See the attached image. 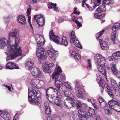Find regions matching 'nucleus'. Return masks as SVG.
<instances>
[{
    "instance_id": "obj_26",
    "label": "nucleus",
    "mask_w": 120,
    "mask_h": 120,
    "mask_svg": "<svg viewBox=\"0 0 120 120\" xmlns=\"http://www.w3.org/2000/svg\"><path fill=\"white\" fill-rule=\"evenodd\" d=\"M97 77V79L98 80V81H99L100 82L99 86H101L103 89H104V86H103V83L102 80L101 76L98 73L96 74Z\"/></svg>"
},
{
    "instance_id": "obj_57",
    "label": "nucleus",
    "mask_w": 120,
    "mask_h": 120,
    "mask_svg": "<svg viewBox=\"0 0 120 120\" xmlns=\"http://www.w3.org/2000/svg\"><path fill=\"white\" fill-rule=\"evenodd\" d=\"M105 15V13H104L101 15H99L98 19H101L103 18Z\"/></svg>"
},
{
    "instance_id": "obj_8",
    "label": "nucleus",
    "mask_w": 120,
    "mask_h": 120,
    "mask_svg": "<svg viewBox=\"0 0 120 120\" xmlns=\"http://www.w3.org/2000/svg\"><path fill=\"white\" fill-rule=\"evenodd\" d=\"M54 92H55L57 95H58L60 97V93L58 91L56 88L53 87H49L47 88L45 91L46 94L48 99L49 100L50 97L52 96L51 94L52 93Z\"/></svg>"
},
{
    "instance_id": "obj_29",
    "label": "nucleus",
    "mask_w": 120,
    "mask_h": 120,
    "mask_svg": "<svg viewBox=\"0 0 120 120\" xmlns=\"http://www.w3.org/2000/svg\"><path fill=\"white\" fill-rule=\"evenodd\" d=\"M65 85V87L67 90H73V88L71 86V83L68 82H65L64 83Z\"/></svg>"
},
{
    "instance_id": "obj_25",
    "label": "nucleus",
    "mask_w": 120,
    "mask_h": 120,
    "mask_svg": "<svg viewBox=\"0 0 120 120\" xmlns=\"http://www.w3.org/2000/svg\"><path fill=\"white\" fill-rule=\"evenodd\" d=\"M99 42L100 44L101 47L103 50L107 48L108 45L106 42L101 39H99Z\"/></svg>"
},
{
    "instance_id": "obj_54",
    "label": "nucleus",
    "mask_w": 120,
    "mask_h": 120,
    "mask_svg": "<svg viewBox=\"0 0 120 120\" xmlns=\"http://www.w3.org/2000/svg\"><path fill=\"white\" fill-rule=\"evenodd\" d=\"M92 4L93 5V6H89V8H88L91 11L94 10L95 9V8L96 7V6H95V5H94V4Z\"/></svg>"
},
{
    "instance_id": "obj_52",
    "label": "nucleus",
    "mask_w": 120,
    "mask_h": 120,
    "mask_svg": "<svg viewBox=\"0 0 120 120\" xmlns=\"http://www.w3.org/2000/svg\"><path fill=\"white\" fill-rule=\"evenodd\" d=\"M77 8L76 7H74V11L73 12V14H75L79 15L80 14L79 12H77Z\"/></svg>"
},
{
    "instance_id": "obj_59",
    "label": "nucleus",
    "mask_w": 120,
    "mask_h": 120,
    "mask_svg": "<svg viewBox=\"0 0 120 120\" xmlns=\"http://www.w3.org/2000/svg\"><path fill=\"white\" fill-rule=\"evenodd\" d=\"M109 0H103V4H105L109 5Z\"/></svg>"
},
{
    "instance_id": "obj_31",
    "label": "nucleus",
    "mask_w": 120,
    "mask_h": 120,
    "mask_svg": "<svg viewBox=\"0 0 120 120\" xmlns=\"http://www.w3.org/2000/svg\"><path fill=\"white\" fill-rule=\"evenodd\" d=\"M89 114L88 116L94 117L95 115V111L94 109H90L89 110Z\"/></svg>"
},
{
    "instance_id": "obj_24",
    "label": "nucleus",
    "mask_w": 120,
    "mask_h": 120,
    "mask_svg": "<svg viewBox=\"0 0 120 120\" xmlns=\"http://www.w3.org/2000/svg\"><path fill=\"white\" fill-rule=\"evenodd\" d=\"M119 59L116 52L112 54L108 58V60L110 61H114L116 60Z\"/></svg>"
},
{
    "instance_id": "obj_41",
    "label": "nucleus",
    "mask_w": 120,
    "mask_h": 120,
    "mask_svg": "<svg viewBox=\"0 0 120 120\" xmlns=\"http://www.w3.org/2000/svg\"><path fill=\"white\" fill-rule=\"evenodd\" d=\"M56 3L54 4L51 2L48 5V7L49 9L53 8L54 6H56Z\"/></svg>"
},
{
    "instance_id": "obj_34",
    "label": "nucleus",
    "mask_w": 120,
    "mask_h": 120,
    "mask_svg": "<svg viewBox=\"0 0 120 120\" xmlns=\"http://www.w3.org/2000/svg\"><path fill=\"white\" fill-rule=\"evenodd\" d=\"M71 116L73 120H80L79 117L77 114L73 113L71 115Z\"/></svg>"
},
{
    "instance_id": "obj_55",
    "label": "nucleus",
    "mask_w": 120,
    "mask_h": 120,
    "mask_svg": "<svg viewBox=\"0 0 120 120\" xmlns=\"http://www.w3.org/2000/svg\"><path fill=\"white\" fill-rule=\"evenodd\" d=\"M70 38H76L73 31L71 32L70 34Z\"/></svg>"
},
{
    "instance_id": "obj_46",
    "label": "nucleus",
    "mask_w": 120,
    "mask_h": 120,
    "mask_svg": "<svg viewBox=\"0 0 120 120\" xmlns=\"http://www.w3.org/2000/svg\"><path fill=\"white\" fill-rule=\"evenodd\" d=\"M104 32V30H102L101 31L99 32L96 34V38H99L100 37H101L103 34Z\"/></svg>"
},
{
    "instance_id": "obj_43",
    "label": "nucleus",
    "mask_w": 120,
    "mask_h": 120,
    "mask_svg": "<svg viewBox=\"0 0 120 120\" xmlns=\"http://www.w3.org/2000/svg\"><path fill=\"white\" fill-rule=\"evenodd\" d=\"M111 40L114 44H117L119 41L117 38H111Z\"/></svg>"
},
{
    "instance_id": "obj_42",
    "label": "nucleus",
    "mask_w": 120,
    "mask_h": 120,
    "mask_svg": "<svg viewBox=\"0 0 120 120\" xmlns=\"http://www.w3.org/2000/svg\"><path fill=\"white\" fill-rule=\"evenodd\" d=\"M49 36L50 38H52V37H55V38H57V36H56L54 35L53 30H52L50 31L49 33Z\"/></svg>"
},
{
    "instance_id": "obj_51",
    "label": "nucleus",
    "mask_w": 120,
    "mask_h": 120,
    "mask_svg": "<svg viewBox=\"0 0 120 120\" xmlns=\"http://www.w3.org/2000/svg\"><path fill=\"white\" fill-rule=\"evenodd\" d=\"M106 105L107 103L105 101L100 104L101 107V108L103 107V108L104 107H106L105 106Z\"/></svg>"
},
{
    "instance_id": "obj_23",
    "label": "nucleus",
    "mask_w": 120,
    "mask_h": 120,
    "mask_svg": "<svg viewBox=\"0 0 120 120\" xmlns=\"http://www.w3.org/2000/svg\"><path fill=\"white\" fill-rule=\"evenodd\" d=\"M25 19V17L23 15H19L17 18L18 22L22 24H24L26 23V21Z\"/></svg>"
},
{
    "instance_id": "obj_32",
    "label": "nucleus",
    "mask_w": 120,
    "mask_h": 120,
    "mask_svg": "<svg viewBox=\"0 0 120 120\" xmlns=\"http://www.w3.org/2000/svg\"><path fill=\"white\" fill-rule=\"evenodd\" d=\"M93 2H91L92 4H94L95 6L96 7L98 6L101 3V0H91Z\"/></svg>"
},
{
    "instance_id": "obj_47",
    "label": "nucleus",
    "mask_w": 120,
    "mask_h": 120,
    "mask_svg": "<svg viewBox=\"0 0 120 120\" xmlns=\"http://www.w3.org/2000/svg\"><path fill=\"white\" fill-rule=\"evenodd\" d=\"M32 8L31 6V5H29V7L27 9V15H30L31 13V10Z\"/></svg>"
},
{
    "instance_id": "obj_3",
    "label": "nucleus",
    "mask_w": 120,
    "mask_h": 120,
    "mask_svg": "<svg viewBox=\"0 0 120 120\" xmlns=\"http://www.w3.org/2000/svg\"><path fill=\"white\" fill-rule=\"evenodd\" d=\"M35 40L38 46L36 51V55L41 59H45L47 57V54L46 52L45 51L44 48L42 46L45 42L44 38H36Z\"/></svg>"
},
{
    "instance_id": "obj_27",
    "label": "nucleus",
    "mask_w": 120,
    "mask_h": 120,
    "mask_svg": "<svg viewBox=\"0 0 120 120\" xmlns=\"http://www.w3.org/2000/svg\"><path fill=\"white\" fill-rule=\"evenodd\" d=\"M71 55L76 60H79L81 58L80 55L79 54L76 53L75 51H72Z\"/></svg>"
},
{
    "instance_id": "obj_22",
    "label": "nucleus",
    "mask_w": 120,
    "mask_h": 120,
    "mask_svg": "<svg viewBox=\"0 0 120 120\" xmlns=\"http://www.w3.org/2000/svg\"><path fill=\"white\" fill-rule=\"evenodd\" d=\"M97 68L99 71L105 77H106V69L99 64L97 65Z\"/></svg>"
},
{
    "instance_id": "obj_4",
    "label": "nucleus",
    "mask_w": 120,
    "mask_h": 120,
    "mask_svg": "<svg viewBox=\"0 0 120 120\" xmlns=\"http://www.w3.org/2000/svg\"><path fill=\"white\" fill-rule=\"evenodd\" d=\"M35 88L29 89L28 91V99L29 102L32 104L37 105L39 103L38 101L41 98V94L39 90L36 91Z\"/></svg>"
},
{
    "instance_id": "obj_9",
    "label": "nucleus",
    "mask_w": 120,
    "mask_h": 120,
    "mask_svg": "<svg viewBox=\"0 0 120 120\" xmlns=\"http://www.w3.org/2000/svg\"><path fill=\"white\" fill-rule=\"evenodd\" d=\"M31 72L33 76L35 78H41L42 77V74L39 68L34 67L31 69Z\"/></svg>"
},
{
    "instance_id": "obj_5",
    "label": "nucleus",
    "mask_w": 120,
    "mask_h": 120,
    "mask_svg": "<svg viewBox=\"0 0 120 120\" xmlns=\"http://www.w3.org/2000/svg\"><path fill=\"white\" fill-rule=\"evenodd\" d=\"M69 90H65L64 94L65 96L68 98L64 102V105L68 109L71 108L73 106L74 101L75 100V97L72 94L71 91Z\"/></svg>"
},
{
    "instance_id": "obj_63",
    "label": "nucleus",
    "mask_w": 120,
    "mask_h": 120,
    "mask_svg": "<svg viewBox=\"0 0 120 120\" xmlns=\"http://www.w3.org/2000/svg\"><path fill=\"white\" fill-rule=\"evenodd\" d=\"M75 23H76L78 26H79L80 27L82 26V24L81 23L79 22L76 21Z\"/></svg>"
},
{
    "instance_id": "obj_37",
    "label": "nucleus",
    "mask_w": 120,
    "mask_h": 120,
    "mask_svg": "<svg viewBox=\"0 0 120 120\" xmlns=\"http://www.w3.org/2000/svg\"><path fill=\"white\" fill-rule=\"evenodd\" d=\"M76 96L79 98L83 99L84 97V94L81 91L77 93Z\"/></svg>"
},
{
    "instance_id": "obj_14",
    "label": "nucleus",
    "mask_w": 120,
    "mask_h": 120,
    "mask_svg": "<svg viewBox=\"0 0 120 120\" xmlns=\"http://www.w3.org/2000/svg\"><path fill=\"white\" fill-rule=\"evenodd\" d=\"M77 114L79 117L80 120H87L88 117V113L80 109L78 111Z\"/></svg>"
},
{
    "instance_id": "obj_1",
    "label": "nucleus",
    "mask_w": 120,
    "mask_h": 120,
    "mask_svg": "<svg viewBox=\"0 0 120 120\" xmlns=\"http://www.w3.org/2000/svg\"><path fill=\"white\" fill-rule=\"evenodd\" d=\"M15 38V44L12 46L11 45L10 46L9 51L8 54V56L6 60L7 61L20 56L22 54L21 47L17 48L18 46L20 43V40L19 38Z\"/></svg>"
},
{
    "instance_id": "obj_21",
    "label": "nucleus",
    "mask_w": 120,
    "mask_h": 120,
    "mask_svg": "<svg viewBox=\"0 0 120 120\" xmlns=\"http://www.w3.org/2000/svg\"><path fill=\"white\" fill-rule=\"evenodd\" d=\"M5 68L10 69L19 68L18 67L16 66L15 64L11 62H9L5 66Z\"/></svg>"
},
{
    "instance_id": "obj_45",
    "label": "nucleus",
    "mask_w": 120,
    "mask_h": 120,
    "mask_svg": "<svg viewBox=\"0 0 120 120\" xmlns=\"http://www.w3.org/2000/svg\"><path fill=\"white\" fill-rule=\"evenodd\" d=\"M45 112L46 114L49 115L50 114L51 112L49 107L45 109Z\"/></svg>"
},
{
    "instance_id": "obj_15",
    "label": "nucleus",
    "mask_w": 120,
    "mask_h": 120,
    "mask_svg": "<svg viewBox=\"0 0 120 120\" xmlns=\"http://www.w3.org/2000/svg\"><path fill=\"white\" fill-rule=\"evenodd\" d=\"M10 38H0V49L3 48L6 45H10V43L11 42Z\"/></svg>"
},
{
    "instance_id": "obj_40",
    "label": "nucleus",
    "mask_w": 120,
    "mask_h": 120,
    "mask_svg": "<svg viewBox=\"0 0 120 120\" xmlns=\"http://www.w3.org/2000/svg\"><path fill=\"white\" fill-rule=\"evenodd\" d=\"M86 61L87 62V69H90L91 68V62L89 60H86Z\"/></svg>"
},
{
    "instance_id": "obj_61",
    "label": "nucleus",
    "mask_w": 120,
    "mask_h": 120,
    "mask_svg": "<svg viewBox=\"0 0 120 120\" xmlns=\"http://www.w3.org/2000/svg\"><path fill=\"white\" fill-rule=\"evenodd\" d=\"M78 19L75 16H74L72 19V20L74 21L75 22L76 21H77L76 20Z\"/></svg>"
},
{
    "instance_id": "obj_2",
    "label": "nucleus",
    "mask_w": 120,
    "mask_h": 120,
    "mask_svg": "<svg viewBox=\"0 0 120 120\" xmlns=\"http://www.w3.org/2000/svg\"><path fill=\"white\" fill-rule=\"evenodd\" d=\"M62 71L61 68L59 66L57 67L55 72L52 75V80H55V87L57 88L56 90L60 93V88L65 78V75L64 74H61L60 75L58 76L59 74Z\"/></svg>"
},
{
    "instance_id": "obj_11",
    "label": "nucleus",
    "mask_w": 120,
    "mask_h": 120,
    "mask_svg": "<svg viewBox=\"0 0 120 120\" xmlns=\"http://www.w3.org/2000/svg\"><path fill=\"white\" fill-rule=\"evenodd\" d=\"M63 38H50L51 41H53L58 44H62L66 46H67L68 43L66 40V38H64L65 39H62Z\"/></svg>"
},
{
    "instance_id": "obj_64",
    "label": "nucleus",
    "mask_w": 120,
    "mask_h": 120,
    "mask_svg": "<svg viewBox=\"0 0 120 120\" xmlns=\"http://www.w3.org/2000/svg\"><path fill=\"white\" fill-rule=\"evenodd\" d=\"M75 38H71L70 39V42L71 43H74L75 39Z\"/></svg>"
},
{
    "instance_id": "obj_19",
    "label": "nucleus",
    "mask_w": 120,
    "mask_h": 120,
    "mask_svg": "<svg viewBox=\"0 0 120 120\" xmlns=\"http://www.w3.org/2000/svg\"><path fill=\"white\" fill-rule=\"evenodd\" d=\"M0 116L4 120H9L10 118L9 114L4 111L0 110Z\"/></svg>"
},
{
    "instance_id": "obj_30",
    "label": "nucleus",
    "mask_w": 120,
    "mask_h": 120,
    "mask_svg": "<svg viewBox=\"0 0 120 120\" xmlns=\"http://www.w3.org/2000/svg\"><path fill=\"white\" fill-rule=\"evenodd\" d=\"M106 7L105 5L99 6L97 9V11L98 13L105 11L106 10Z\"/></svg>"
},
{
    "instance_id": "obj_36",
    "label": "nucleus",
    "mask_w": 120,
    "mask_h": 120,
    "mask_svg": "<svg viewBox=\"0 0 120 120\" xmlns=\"http://www.w3.org/2000/svg\"><path fill=\"white\" fill-rule=\"evenodd\" d=\"M10 17L8 16V17L4 16L3 17V20L4 22L6 24H7L10 22Z\"/></svg>"
},
{
    "instance_id": "obj_58",
    "label": "nucleus",
    "mask_w": 120,
    "mask_h": 120,
    "mask_svg": "<svg viewBox=\"0 0 120 120\" xmlns=\"http://www.w3.org/2000/svg\"><path fill=\"white\" fill-rule=\"evenodd\" d=\"M99 101L100 104V103L103 102L105 101L101 97H100L99 98Z\"/></svg>"
},
{
    "instance_id": "obj_6",
    "label": "nucleus",
    "mask_w": 120,
    "mask_h": 120,
    "mask_svg": "<svg viewBox=\"0 0 120 120\" xmlns=\"http://www.w3.org/2000/svg\"><path fill=\"white\" fill-rule=\"evenodd\" d=\"M108 104L111 109L120 112V102L116 99H112L109 101Z\"/></svg>"
},
{
    "instance_id": "obj_50",
    "label": "nucleus",
    "mask_w": 120,
    "mask_h": 120,
    "mask_svg": "<svg viewBox=\"0 0 120 120\" xmlns=\"http://www.w3.org/2000/svg\"><path fill=\"white\" fill-rule=\"evenodd\" d=\"M116 69H117L116 68L115 65L114 64L113 65L111 68V69L113 73L114 74H116V72H114V70H116Z\"/></svg>"
},
{
    "instance_id": "obj_35",
    "label": "nucleus",
    "mask_w": 120,
    "mask_h": 120,
    "mask_svg": "<svg viewBox=\"0 0 120 120\" xmlns=\"http://www.w3.org/2000/svg\"><path fill=\"white\" fill-rule=\"evenodd\" d=\"M76 47H78L80 49L82 48V46L81 45L80 42H79L77 39H76L74 43Z\"/></svg>"
},
{
    "instance_id": "obj_53",
    "label": "nucleus",
    "mask_w": 120,
    "mask_h": 120,
    "mask_svg": "<svg viewBox=\"0 0 120 120\" xmlns=\"http://www.w3.org/2000/svg\"><path fill=\"white\" fill-rule=\"evenodd\" d=\"M19 114H16L14 117L13 120H19Z\"/></svg>"
},
{
    "instance_id": "obj_56",
    "label": "nucleus",
    "mask_w": 120,
    "mask_h": 120,
    "mask_svg": "<svg viewBox=\"0 0 120 120\" xmlns=\"http://www.w3.org/2000/svg\"><path fill=\"white\" fill-rule=\"evenodd\" d=\"M44 105L45 108L49 107V103L47 102H46L44 103Z\"/></svg>"
},
{
    "instance_id": "obj_62",
    "label": "nucleus",
    "mask_w": 120,
    "mask_h": 120,
    "mask_svg": "<svg viewBox=\"0 0 120 120\" xmlns=\"http://www.w3.org/2000/svg\"><path fill=\"white\" fill-rule=\"evenodd\" d=\"M64 20V19L63 18H60L58 20V23H60L61 22H63Z\"/></svg>"
},
{
    "instance_id": "obj_10",
    "label": "nucleus",
    "mask_w": 120,
    "mask_h": 120,
    "mask_svg": "<svg viewBox=\"0 0 120 120\" xmlns=\"http://www.w3.org/2000/svg\"><path fill=\"white\" fill-rule=\"evenodd\" d=\"M60 97L58 95L57 96H55L53 95L50 97L49 101L50 102L53 104L54 103L57 106H61V100L60 99L61 97V94L60 93Z\"/></svg>"
},
{
    "instance_id": "obj_33",
    "label": "nucleus",
    "mask_w": 120,
    "mask_h": 120,
    "mask_svg": "<svg viewBox=\"0 0 120 120\" xmlns=\"http://www.w3.org/2000/svg\"><path fill=\"white\" fill-rule=\"evenodd\" d=\"M39 82V80L37 79H33L31 80V83L32 85L36 87Z\"/></svg>"
},
{
    "instance_id": "obj_12",
    "label": "nucleus",
    "mask_w": 120,
    "mask_h": 120,
    "mask_svg": "<svg viewBox=\"0 0 120 120\" xmlns=\"http://www.w3.org/2000/svg\"><path fill=\"white\" fill-rule=\"evenodd\" d=\"M94 59L97 64H100L102 66H105L106 60L101 54H96L95 57Z\"/></svg>"
},
{
    "instance_id": "obj_48",
    "label": "nucleus",
    "mask_w": 120,
    "mask_h": 120,
    "mask_svg": "<svg viewBox=\"0 0 120 120\" xmlns=\"http://www.w3.org/2000/svg\"><path fill=\"white\" fill-rule=\"evenodd\" d=\"M75 89L77 91H78V92H81L82 91V90L80 88L79 85L75 86Z\"/></svg>"
},
{
    "instance_id": "obj_60",
    "label": "nucleus",
    "mask_w": 120,
    "mask_h": 120,
    "mask_svg": "<svg viewBox=\"0 0 120 120\" xmlns=\"http://www.w3.org/2000/svg\"><path fill=\"white\" fill-rule=\"evenodd\" d=\"M111 82L112 85L113 86H114L116 83V82L114 79H112L111 80Z\"/></svg>"
},
{
    "instance_id": "obj_17",
    "label": "nucleus",
    "mask_w": 120,
    "mask_h": 120,
    "mask_svg": "<svg viewBox=\"0 0 120 120\" xmlns=\"http://www.w3.org/2000/svg\"><path fill=\"white\" fill-rule=\"evenodd\" d=\"M120 29V23L117 22L115 23L113 27L112 28V29L113 32L111 33V37H113L114 38H116V31Z\"/></svg>"
},
{
    "instance_id": "obj_18",
    "label": "nucleus",
    "mask_w": 120,
    "mask_h": 120,
    "mask_svg": "<svg viewBox=\"0 0 120 120\" xmlns=\"http://www.w3.org/2000/svg\"><path fill=\"white\" fill-rule=\"evenodd\" d=\"M9 38H19L18 32L16 29H14L10 31L9 34Z\"/></svg>"
},
{
    "instance_id": "obj_7",
    "label": "nucleus",
    "mask_w": 120,
    "mask_h": 120,
    "mask_svg": "<svg viewBox=\"0 0 120 120\" xmlns=\"http://www.w3.org/2000/svg\"><path fill=\"white\" fill-rule=\"evenodd\" d=\"M54 66L53 63H50L48 64L47 62L44 61L42 64V69L44 72L45 73H50L51 71L49 68H52Z\"/></svg>"
},
{
    "instance_id": "obj_28",
    "label": "nucleus",
    "mask_w": 120,
    "mask_h": 120,
    "mask_svg": "<svg viewBox=\"0 0 120 120\" xmlns=\"http://www.w3.org/2000/svg\"><path fill=\"white\" fill-rule=\"evenodd\" d=\"M34 63L32 61H29L25 63V67L26 69L30 70L32 66L33 65Z\"/></svg>"
},
{
    "instance_id": "obj_20",
    "label": "nucleus",
    "mask_w": 120,
    "mask_h": 120,
    "mask_svg": "<svg viewBox=\"0 0 120 120\" xmlns=\"http://www.w3.org/2000/svg\"><path fill=\"white\" fill-rule=\"evenodd\" d=\"M105 89L106 91L108 93V94L111 97L113 98L114 96L111 90L107 83H105L104 85Z\"/></svg>"
},
{
    "instance_id": "obj_49",
    "label": "nucleus",
    "mask_w": 120,
    "mask_h": 120,
    "mask_svg": "<svg viewBox=\"0 0 120 120\" xmlns=\"http://www.w3.org/2000/svg\"><path fill=\"white\" fill-rule=\"evenodd\" d=\"M88 102H91L93 106L94 107L96 106L95 104V102L94 100L93 99H89L88 100Z\"/></svg>"
},
{
    "instance_id": "obj_39",
    "label": "nucleus",
    "mask_w": 120,
    "mask_h": 120,
    "mask_svg": "<svg viewBox=\"0 0 120 120\" xmlns=\"http://www.w3.org/2000/svg\"><path fill=\"white\" fill-rule=\"evenodd\" d=\"M83 103L81 102L80 100L78 101V103L76 104V106L78 109L81 108L82 106Z\"/></svg>"
},
{
    "instance_id": "obj_16",
    "label": "nucleus",
    "mask_w": 120,
    "mask_h": 120,
    "mask_svg": "<svg viewBox=\"0 0 120 120\" xmlns=\"http://www.w3.org/2000/svg\"><path fill=\"white\" fill-rule=\"evenodd\" d=\"M48 55L51 59L54 60H56L57 57V52L53 49H50L47 51Z\"/></svg>"
},
{
    "instance_id": "obj_13",
    "label": "nucleus",
    "mask_w": 120,
    "mask_h": 120,
    "mask_svg": "<svg viewBox=\"0 0 120 120\" xmlns=\"http://www.w3.org/2000/svg\"><path fill=\"white\" fill-rule=\"evenodd\" d=\"M34 19L36 20L40 26H42L45 23V19L41 14L35 15L34 16Z\"/></svg>"
},
{
    "instance_id": "obj_38",
    "label": "nucleus",
    "mask_w": 120,
    "mask_h": 120,
    "mask_svg": "<svg viewBox=\"0 0 120 120\" xmlns=\"http://www.w3.org/2000/svg\"><path fill=\"white\" fill-rule=\"evenodd\" d=\"M104 109L105 110V113L108 115H110L112 114V112L109 109L107 108L106 107H104Z\"/></svg>"
},
{
    "instance_id": "obj_44",
    "label": "nucleus",
    "mask_w": 120,
    "mask_h": 120,
    "mask_svg": "<svg viewBox=\"0 0 120 120\" xmlns=\"http://www.w3.org/2000/svg\"><path fill=\"white\" fill-rule=\"evenodd\" d=\"M115 92L116 96H119L120 95V89L119 87L115 89Z\"/></svg>"
}]
</instances>
